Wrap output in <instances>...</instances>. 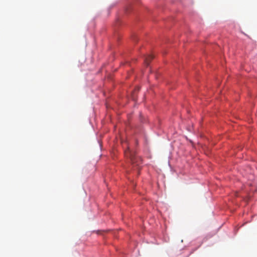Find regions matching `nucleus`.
Returning <instances> with one entry per match:
<instances>
[{
	"mask_svg": "<svg viewBox=\"0 0 257 257\" xmlns=\"http://www.w3.org/2000/svg\"><path fill=\"white\" fill-rule=\"evenodd\" d=\"M124 155L126 157L129 158L132 162V164L134 171L136 170L137 175H139V170L141 169V165L142 164L141 158L136 156L134 153L130 151L129 149L124 151Z\"/></svg>",
	"mask_w": 257,
	"mask_h": 257,
	"instance_id": "nucleus-1",
	"label": "nucleus"
},
{
	"mask_svg": "<svg viewBox=\"0 0 257 257\" xmlns=\"http://www.w3.org/2000/svg\"><path fill=\"white\" fill-rule=\"evenodd\" d=\"M153 59V56L152 55H149L145 57V62L147 66H148L150 62L152 59Z\"/></svg>",
	"mask_w": 257,
	"mask_h": 257,
	"instance_id": "nucleus-2",
	"label": "nucleus"
}]
</instances>
